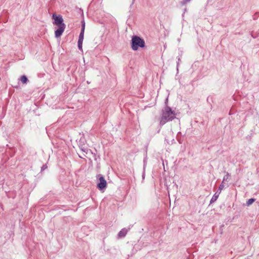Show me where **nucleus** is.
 Listing matches in <instances>:
<instances>
[{
  "mask_svg": "<svg viewBox=\"0 0 259 259\" xmlns=\"http://www.w3.org/2000/svg\"><path fill=\"white\" fill-rule=\"evenodd\" d=\"M230 176V175L229 172H227L226 175L224 177L223 180V183H224L225 181H227L229 177Z\"/></svg>",
  "mask_w": 259,
  "mask_h": 259,
  "instance_id": "9d476101",
  "label": "nucleus"
},
{
  "mask_svg": "<svg viewBox=\"0 0 259 259\" xmlns=\"http://www.w3.org/2000/svg\"><path fill=\"white\" fill-rule=\"evenodd\" d=\"M127 233V230L125 229H122L118 234L120 237H122L125 236Z\"/></svg>",
  "mask_w": 259,
  "mask_h": 259,
  "instance_id": "0eeeda50",
  "label": "nucleus"
},
{
  "mask_svg": "<svg viewBox=\"0 0 259 259\" xmlns=\"http://www.w3.org/2000/svg\"><path fill=\"white\" fill-rule=\"evenodd\" d=\"M52 18L54 20L53 24L58 26V28L55 30V37L58 38L60 37L66 27L65 24L63 23V19L61 15H56L54 14Z\"/></svg>",
  "mask_w": 259,
  "mask_h": 259,
  "instance_id": "f03ea898",
  "label": "nucleus"
},
{
  "mask_svg": "<svg viewBox=\"0 0 259 259\" xmlns=\"http://www.w3.org/2000/svg\"><path fill=\"white\" fill-rule=\"evenodd\" d=\"M82 42H83V41H78V49L81 51H82Z\"/></svg>",
  "mask_w": 259,
  "mask_h": 259,
  "instance_id": "9b49d317",
  "label": "nucleus"
},
{
  "mask_svg": "<svg viewBox=\"0 0 259 259\" xmlns=\"http://www.w3.org/2000/svg\"><path fill=\"white\" fill-rule=\"evenodd\" d=\"M131 41V47L134 51H137L139 48H142L145 47V41L138 36H133Z\"/></svg>",
  "mask_w": 259,
  "mask_h": 259,
  "instance_id": "7ed1b4c3",
  "label": "nucleus"
},
{
  "mask_svg": "<svg viewBox=\"0 0 259 259\" xmlns=\"http://www.w3.org/2000/svg\"><path fill=\"white\" fill-rule=\"evenodd\" d=\"M220 193H221L220 192H219V191H217L214 193V194L213 195V196L212 197V198H211V200L210 201V204H212V203H214L215 201H216V200L218 198Z\"/></svg>",
  "mask_w": 259,
  "mask_h": 259,
  "instance_id": "423d86ee",
  "label": "nucleus"
},
{
  "mask_svg": "<svg viewBox=\"0 0 259 259\" xmlns=\"http://www.w3.org/2000/svg\"><path fill=\"white\" fill-rule=\"evenodd\" d=\"M224 183H223V182H222V183L219 186V189L218 191H219V192H220V193H221L222 190L224 189Z\"/></svg>",
  "mask_w": 259,
  "mask_h": 259,
  "instance_id": "f8f14e48",
  "label": "nucleus"
},
{
  "mask_svg": "<svg viewBox=\"0 0 259 259\" xmlns=\"http://www.w3.org/2000/svg\"><path fill=\"white\" fill-rule=\"evenodd\" d=\"M180 61V58H179L178 59L177 66H178V65H179Z\"/></svg>",
  "mask_w": 259,
  "mask_h": 259,
  "instance_id": "f3484780",
  "label": "nucleus"
},
{
  "mask_svg": "<svg viewBox=\"0 0 259 259\" xmlns=\"http://www.w3.org/2000/svg\"><path fill=\"white\" fill-rule=\"evenodd\" d=\"M167 102H168V99L167 98L165 100V104L166 105V106H167Z\"/></svg>",
  "mask_w": 259,
  "mask_h": 259,
  "instance_id": "a211bd4d",
  "label": "nucleus"
},
{
  "mask_svg": "<svg viewBox=\"0 0 259 259\" xmlns=\"http://www.w3.org/2000/svg\"><path fill=\"white\" fill-rule=\"evenodd\" d=\"M259 17V12H256L253 16L252 18L253 20L257 19Z\"/></svg>",
  "mask_w": 259,
  "mask_h": 259,
  "instance_id": "ddd939ff",
  "label": "nucleus"
},
{
  "mask_svg": "<svg viewBox=\"0 0 259 259\" xmlns=\"http://www.w3.org/2000/svg\"><path fill=\"white\" fill-rule=\"evenodd\" d=\"M191 0H183L181 2V4L183 6L185 5L188 3L190 2Z\"/></svg>",
  "mask_w": 259,
  "mask_h": 259,
  "instance_id": "4468645a",
  "label": "nucleus"
},
{
  "mask_svg": "<svg viewBox=\"0 0 259 259\" xmlns=\"http://www.w3.org/2000/svg\"><path fill=\"white\" fill-rule=\"evenodd\" d=\"M47 167H48V166H47V164H45L41 166V171H43V170H45L46 169H47Z\"/></svg>",
  "mask_w": 259,
  "mask_h": 259,
  "instance_id": "2eb2a0df",
  "label": "nucleus"
},
{
  "mask_svg": "<svg viewBox=\"0 0 259 259\" xmlns=\"http://www.w3.org/2000/svg\"><path fill=\"white\" fill-rule=\"evenodd\" d=\"M97 178L99 180V183L97 184V188L100 190L105 189L107 187V182L104 177L99 174L97 176Z\"/></svg>",
  "mask_w": 259,
  "mask_h": 259,
  "instance_id": "20e7f679",
  "label": "nucleus"
},
{
  "mask_svg": "<svg viewBox=\"0 0 259 259\" xmlns=\"http://www.w3.org/2000/svg\"><path fill=\"white\" fill-rule=\"evenodd\" d=\"M81 150H82V151H83V152H84L87 153L86 151H88V149H84V148H81Z\"/></svg>",
  "mask_w": 259,
  "mask_h": 259,
  "instance_id": "dca6fc26",
  "label": "nucleus"
},
{
  "mask_svg": "<svg viewBox=\"0 0 259 259\" xmlns=\"http://www.w3.org/2000/svg\"><path fill=\"white\" fill-rule=\"evenodd\" d=\"M176 115L175 112L172 111L170 107L165 106L162 111L160 124L163 125L167 122L172 120L176 118Z\"/></svg>",
  "mask_w": 259,
  "mask_h": 259,
  "instance_id": "f257e3e1",
  "label": "nucleus"
},
{
  "mask_svg": "<svg viewBox=\"0 0 259 259\" xmlns=\"http://www.w3.org/2000/svg\"><path fill=\"white\" fill-rule=\"evenodd\" d=\"M254 201H255V199L250 198L247 201L246 204L247 206H249V205H251Z\"/></svg>",
  "mask_w": 259,
  "mask_h": 259,
  "instance_id": "1a4fd4ad",
  "label": "nucleus"
},
{
  "mask_svg": "<svg viewBox=\"0 0 259 259\" xmlns=\"http://www.w3.org/2000/svg\"><path fill=\"white\" fill-rule=\"evenodd\" d=\"M84 28H85V23L84 22L81 26V31L79 35L78 40L83 41L84 38Z\"/></svg>",
  "mask_w": 259,
  "mask_h": 259,
  "instance_id": "39448f33",
  "label": "nucleus"
},
{
  "mask_svg": "<svg viewBox=\"0 0 259 259\" xmlns=\"http://www.w3.org/2000/svg\"><path fill=\"white\" fill-rule=\"evenodd\" d=\"M20 80L23 83H26L28 81V79L25 75H22L20 78Z\"/></svg>",
  "mask_w": 259,
  "mask_h": 259,
  "instance_id": "6e6552de",
  "label": "nucleus"
}]
</instances>
